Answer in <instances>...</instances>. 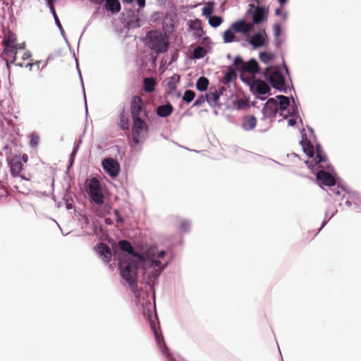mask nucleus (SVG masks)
Segmentation results:
<instances>
[{"instance_id": "nucleus-2", "label": "nucleus", "mask_w": 361, "mask_h": 361, "mask_svg": "<svg viewBox=\"0 0 361 361\" xmlns=\"http://www.w3.org/2000/svg\"><path fill=\"white\" fill-rule=\"evenodd\" d=\"M119 269L122 278L130 286L135 282L137 264L129 256L123 255L119 262Z\"/></svg>"}, {"instance_id": "nucleus-5", "label": "nucleus", "mask_w": 361, "mask_h": 361, "mask_svg": "<svg viewBox=\"0 0 361 361\" xmlns=\"http://www.w3.org/2000/svg\"><path fill=\"white\" fill-rule=\"evenodd\" d=\"M130 110L133 120L145 119L148 116L146 106L144 105L142 99L139 96L132 97Z\"/></svg>"}, {"instance_id": "nucleus-59", "label": "nucleus", "mask_w": 361, "mask_h": 361, "mask_svg": "<svg viewBox=\"0 0 361 361\" xmlns=\"http://www.w3.org/2000/svg\"><path fill=\"white\" fill-rule=\"evenodd\" d=\"M125 1L128 2V3H131L133 1V0H125Z\"/></svg>"}, {"instance_id": "nucleus-57", "label": "nucleus", "mask_w": 361, "mask_h": 361, "mask_svg": "<svg viewBox=\"0 0 361 361\" xmlns=\"http://www.w3.org/2000/svg\"><path fill=\"white\" fill-rule=\"evenodd\" d=\"M280 12H281V11H280V9H279V8H277V9H276V11H275V13H276V15H278V16L280 14Z\"/></svg>"}, {"instance_id": "nucleus-10", "label": "nucleus", "mask_w": 361, "mask_h": 361, "mask_svg": "<svg viewBox=\"0 0 361 361\" xmlns=\"http://www.w3.org/2000/svg\"><path fill=\"white\" fill-rule=\"evenodd\" d=\"M231 25L237 33H242L245 35H247L254 28L253 23H248L245 19L238 20Z\"/></svg>"}, {"instance_id": "nucleus-23", "label": "nucleus", "mask_w": 361, "mask_h": 361, "mask_svg": "<svg viewBox=\"0 0 361 361\" xmlns=\"http://www.w3.org/2000/svg\"><path fill=\"white\" fill-rule=\"evenodd\" d=\"M173 110V107L171 104L161 105L157 108V114L160 117H167L170 116Z\"/></svg>"}, {"instance_id": "nucleus-21", "label": "nucleus", "mask_w": 361, "mask_h": 361, "mask_svg": "<svg viewBox=\"0 0 361 361\" xmlns=\"http://www.w3.org/2000/svg\"><path fill=\"white\" fill-rule=\"evenodd\" d=\"M257 124V118L254 116L248 115L243 118L242 127L245 130H253Z\"/></svg>"}, {"instance_id": "nucleus-17", "label": "nucleus", "mask_w": 361, "mask_h": 361, "mask_svg": "<svg viewBox=\"0 0 361 361\" xmlns=\"http://www.w3.org/2000/svg\"><path fill=\"white\" fill-rule=\"evenodd\" d=\"M251 89L258 94H265L270 90L269 86L264 81L260 80L254 81Z\"/></svg>"}, {"instance_id": "nucleus-50", "label": "nucleus", "mask_w": 361, "mask_h": 361, "mask_svg": "<svg viewBox=\"0 0 361 361\" xmlns=\"http://www.w3.org/2000/svg\"><path fill=\"white\" fill-rule=\"evenodd\" d=\"M165 255H166V252L164 250H161L158 253V255L156 257L157 258H163L165 256Z\"/></svg>"}, {"instance_id": "nucleus-25", "label": "nucleus", "mask_w": 361, "mask_h": 361, "mask_svg": "<svg viewBox=\"0 0 361 361\" xmlns=\"http://www.w3.org/2000/svg\"><path fill=\"white\" fill-rule=\"evenodd\" d=\"M243 72H247L250 73H256L259 72V65L255 59H250L245 63Z\"/></svg>"}, {"instance_id": "nucleus-24", "label": "nucleus", "mask_w": 361, "mask_h": 361, "mask_svg": "<svg viewBox=\"0 0 361 361\" xmlns=\"http://www.w3.org/2000/svg\"><path fill=\"white\" fill-rule=\"evenodd\" d=\"M104 7L112 13H117L121 11V4L118 0H106Z\"/></svg>"}, {"instance_id": "nucleus-58", "label": "nucleus", "mask_w": 361, "mask_h": 361, "mask_svg": "<svg viewBox=\"0 0 361 361\" xmlns=\"http://www.w3.org/2000/svg\"><path fill=\"white\" fill-rule=\"evenodd\" d=\"M3 192H4V189L0 186V195H3Z\"/></svg>"}, {"instance_id": "nucleus-40", "label": "nucleus", "mask_w": 361, "mask_h": 361, "mask_svg": "<svg viewBox=\"0 0 361 361\" xmlns=\"http://www.w3.org/2000/svg\"><path fill=\"white\" fill-rule=\"evenodd\" d=\"M195 97V94L192 90H188L184 92L183 100L187 103L191 102Z\"/></svg>"}, {"instance_id": "nucleus-28", "label": "nucleus", "mask_w": 361, "mask_h": 361, "mask_svg": "<svg viewBox=\"0 0 361 361\" xmlns=\"http://www.w3.org/2000/svg\"><path fill=\"white\" fill-rule=\"evenodd\" d=\"M224 22V18L221 16H212L208 18V23L212 27H219Z\"/></svg>"}, {"instance_id": "nucleus-12", "label": "nucleus", "mask_w": 361, "mask_h": 361, "mask_svg": "<svg viewBox=\"0 0 361 361\" xmlns=\"http://www.w3.org/2000/svg\"><path fill=\"white\" fill-rule=\"evenodd\" d=\"M279 111V103L274 98H270L265 103L262 112L265 117H274Z\"/></svg>"}, {"instance_id": "nucleus-51", "label": "nucleus", "mask_w": 361, "mask_h": 361, "mask_svg": "<svg viewBox=\"0 0 361 361\" xmlns=\"http://www.w3.org/2000/svg\"><path fill=\"white\" fill-rule=\"evenodd\" d=\"M30 56H31L30 53V52H28V51H25V52L23 54V59L24 60H26V59H29Z\"/></svg>"}, {"instance_id": "nucleus-20", "label": "nucleus", "mask_w": 361, "mask_h": 361, "mask_svg": "<svg viewBox=\"0 0 361 361\" xmlns=\"http://www.w3.org/2000/svg\"><path fill=\"white\" fill-rule=\"evenodd\" d=\"M265 8L262 7H257L252 14L253 22L252 23L259 24L266 20V13Z\"/></svg>"}, {"instance_id": "nucleus-26", "label": "nucleus", "mask_w": 361, "mask_h": 361, "mask_svg": "<svg viewBox=\"0 0 361 361\" xmlns=\"http://www.w3.org/2000/svg\"><path fill=\"white\" fill-rule=\"evenodd\" d=\"M237 77L236 73L233 68V67H228L225 75L221 79V82L224 85H228L230 82H233Z\"/></svg>"}, {"instance_id": "nucleus-35", "label": "nucleus", "mask_w": 361, "mask_h": 361, "mask_svg": "<svg viewBox=\"0 0 361 361\" xmlns=\"http://www.w3.org/2000/svg\"><path fill=\"white\" fill-rule=\"evenodd\" d=\"M209 80L205 77L200 78L196 83V87L200 91H204L207 89Z\"/></svg>"}, {"instance_id": "nucleus-34", "label": "nucleus", "mask_w": 361, "mask_h": 361, "mask_svg": "<svg viewBox=\"0 0 361 361\" xmlns=\"http://www.w3.org/2000/svg\"><path fill=\"white\" fill-rule=\"evenodd\" d=\"M326 157L324 153L322 151L320 147L317 145V156L314 159V161L317 164L325 163L326 161Z\"/></svg>"}, {"instance_id": "nucleus-43", "label": "nucleus", "mask_w": 361, "mask_h": 361, "mask_svg": "<svg viewBox=\"0 0 361 361\" xmlns=\"http://www.w3.org/2000/svg\"><path fill=\"white\" fill-rule=\"evenodd\" d=\"M170 20L172 21L171 15L170 13H166L163 20V28L166 29L168 27H173L172 23H171L169 25L167 23V20Z\"/></svg>"}, {"instance_id": "nucleus-55", "label": "nucleus", "mask_w": 361, "mask_h": 361, "mask_svg": "<svg viewBox=\"0 0 361 361\" xmlns=\"http://www.w3.org/2000/svg\"><path fill=\"white\" fill-rule=\"evenodd\" d=\"M188 226V224L187 223H183L182 224V228L184 229V230H186V227Z\"/></svg>"}, {"instance_id": "nucleus-8", "label": "nucleus", "mask_w": 361, "mask_h": 361, "mask_svg": "<svg viewBox=\"0 0 361 361\" xmlns=\"http://www.w3.org/2000/svg\"><path fill=\"white\" fill-rule=\"evenodd\" d=\"M8 164L10 167V172L12 176L18 177L20 176L23 171V163L20 156L16 155L12 158H7Z\"/></svg>"}, {"instance_id": "nucleus-39", "label": "nucleus", "mask_w": 361, "mask_h": 361, "mask_svg": "<svg viewBox=\"0 0 361 361\" xmlns=\"http://www.w3.org/2000/svg\"><path fill=\"white\" fill-rule=\"evenodd\" d=\"M245 63L243 61V60L242 59V58L240 56H236L234 58L233 65L235 66V68L238 71H240L241 72L243 71Z\"/></svg>"}, {"instance_id": "nucleus-33", "label": "nucleus", "mask_w": 361, "mask_h": 361, "mask_svg": "<svg viewBox=\"0 0 361 361\" xmlns=\"http://www.w3.org/2000/svg\"><path fill=\"white\" fill-rule=\"evenodd\" d=\"M301 145L302 146L304 152L309 157H313L314 148L310 142L308 140H302L301 142Z\"/></svg>"}, {"instance_id": "nucleus-13", "label": "nucleus", "mask_w": 361, "mask_h": 361, "mask_svg": "<svg viewBox=\"0 0 361 361\" xmlns=\"http://www.w3.org/2000/svg\"><path fill=\"white\" fill-rule=\"evenodd\" d=\"M152 250H149L148 251L147 257L146 259L144 258L145 262H142L145 264H149L150 267H152L156 271H161L164 269L167 264L166 263L163 265L160 260L155 259V255L152 254Z\"/></svg>"}, {"instance_id": "nucleus-15", "label": "nucleus", "mask_w": 361, "mask_h": 361, "mask_svg": "<svg viewBox=\"0 0 361 361\" xmlns=\"http://www.w3.org/2000/svg\"><path fill=\"white\" fill-rule=\"evenodd\" d=\"M95 250L104 262L109 263L111 261V251L108 245L99 243L95 246Z\"/></svg>"}, {"instance_id": "nucleus-54", "label": "nucleus", "mask_w": 361, "mask_h": 361, "mask_svg": "<svg viewBox=\"0 0 361 361\" xmlns=\"http://www.w3.org/2000/svg\"><path fill=\"white\" fill-rule=\"evenodd\" d=\"M54 0H47V5H49L50 3H51V5H54Z\"/></svg>"}, {"instance_id": "nucleus-22", "label": "nucleus", "mask_w": 361, "mask_h": 361, "mask_svg": "<svg viewBox=\"0 0 361 361\" xmlns=\"http://www.w3.org/2000/svg\"><path fill=\"white\" fill-rule=\"evenodd\" d=\"M118 126L122 130L129 129V120L125 107H123L120 111Z\"/></svg>"}, {"instance_id": "nucleus-30", "label": "nucleus", "mask_w": 361, "mask_h": 361, "mask_svg": "<svg viewBox=\"0 0 361 361\" xmlns=\"http://www.w3.org/2000/svg\"><path fill=\"white\" fill-rule=\"evenodd\" d=\"M207 54V51L205 48L198 46L192 51V58L195 59H202Z\"/></svg>"}, {"instance_id": "nucleus-56", "label": "nucleus", "mask_w": 361, "mask_h": 361, "mask_svg": "<svg viewBox=\"0 0 361 361\" xmlns=\"http://www.w3.org/2000/svg\"><path fill=\"white\" fill-rule=\"evenodd\" d=\"M188 226V224L187 223H183L182 224V228L184 229V230H186V227Z\"/></svg>"}, {"instance_id": "nucleus-7", "label": "nucleus", "mask_w": 361, "mask_h": 361, "mask_svg": "<svg viewBox=\"0 0 361 361\" xmlns=\"http://www.w3.org/2000/svg\"><path fill=\"white\" fill-rule=\"evenodd\" d=\"M102 166L106 173L112 178L116 177L120 171V165L118 162L112 159L106 158L102 161Z\"/></svg>"}, {"instance_id": "nucleus-46", "label": "nucleus", "mask_w": 361, "mask_h": 361, "mask_svg": "<svg viewBox=\"0 0 361 361\" xmlns=\"http://www.w3.org/2000/svg\"><path fill=\"white\" fill-rule=\"evenodd\" d=\"M274 33H275L276 36H279L281 33L280 26L279 25H275L274 27Z\"/></svg>"}, {"instance_id": "nucleus-62", "label": "nucleus", "mask_w": 361, "mask_h": 361, "mask_svg": "<svg viewBox=\"0 0 361 361\" xmlns=\"http://www.w3.org/2000/svg\"><path fill=\"white\" fill-rule=\"evenodd\" d=\"M199 102L197 101L195 102V104H198Z\"/></svg>"}, {"instance_id": "nucleus-32", "label": "nucleus", "mask_w": 361, "mask_h": 361, "mask_svg": "<svg viewBox=\"0 0 361 361\" xmlns=\"http://www.w3.org/2000/svg\"><path fill=\"white\" fill-rule=\"evenodd\" d=\"M155 80L152 78H146L144 79V88L147 92L154 91Z\"/></svg>"}, {"instance_id": "nucleus-52", "label": "nucleus", "mask_w": 361, "mask_h": 361, "mask_svg": "<svg viewBox=\"0 0 361 361\" xmlns=\"http://www.w3.org/2000/svg\"><path fill=\"white\" fill-rule=\"evenodd\" d=\"M18 45V49H24L25 48V44L21 43V44H17Z\"/></svg>"}, {"instance_id": "nucleus-42", "label": "nucleus", "mask_w": 361, "mask_h": 361, "mask_svg": "<svg viewBox=\"0 0 361 361\" xmlns=\"http://www.w3.org/2000/svg\"><path fill=\"white\" fill-rule=\"evenodd\" d=\"M179 80V75H173L170 78V80L168 82V85L170 88L174 89L176 87V82Z\"/></svg>"}, {"instance_id": "nucleus-11", "label": "nucleus", "mask_w": 361, "mask_h": 361, "mask_svg": "<svg viewBox=\"0 0 361 361\" xmlns=\"http://www.w3.org/2000/svg\"><path fill=\"white\" fill-rule=\"evenodd\" d=\"M187 25L189 30L192 32V35L196 39L202 38L205 32L202 26V21L200 19L190 20L188 21Z\"/></svg>"}, {"instance_id": "nucleus-49", "label": "nucleus", "mask_w": 361, "mask_h": 361, "mask_svg": "<svg viewBox=\"0 0 361 361\" xmlns=\"http://www.w3.org/2000/svg\"><path fill=\"white\" fill-rule=\"evenodd\" d=\"M138 6L141 8L145 6V0H137Z\"/></svg>"}, {"instance_id": "nucleus-6", "label": "nucleus", "mask_w": 361, "mask_h": 361, "mask_svg": "<svg viewBox=\"0 0 361 361\" xmlns=\"http://www.w3.org/2000/svg\"><path fill=\"white\" fill-rule=\"evenodd\" d=\"M87 192L91 200L97 204H102L104 202V195L99 180L92 178L87 184Z\"/></svg>"}, {"instance_id": "nucleus-29", "label": "nucleus", "mask_w": 361, "mask_h": 361, "mask_svg": "<svg viewBox=\"0 0 361 361\" xmlns=\"http://www.w3.org/2000/svg\"><path fill=\"white\" fill-rule=\"evenodd\" d=\"M17 38L16 35L11 31H8L6 35L4 37L2 40V44H16Z\"/></svg>"}, {"instance_id": "nucleus-53", "label": "nucleus", "mask_w": 361, "mask_h": 361, "mask_svg": "<svg viewBox=\"0 0 361 361\" xmlns=\"http://www.w3.org/2000/svg\"><path fill=\"white\" fill-rule=\"evenodd\" d=\"M281 5L285 4L288 0H278Z\"/></svg>"}, {"instance_id": "nucleus-18", "label": "nucleus", "mask_w": 361, "mask_h": 361, "mask_svg": "<svg viewBox=\"0 0 361 361\" xmlns=\"http://www.w3.org/2000/svg\"><path fill=\"white\" fill-rule=\"evenodd\" d=\"M4 47L3 54L6 57L11 59V62L13 63L16 60V54L18 50L17 44H2Z\"/></svg>"}, {"instance_id": "nucleus-41", "label": "nucleus", "mask_w": 361, "mask_h": 361, "mask_svg": "<svg viewBox=\"0 0 361 361\" xmlns=\"http://www.w3.org/2000/svg\"><path fill=\"white\" fill-rule=\"evenodd\" d=\"M273 59V56L267 52H261L259 59L264 63H268Z\"/></svg>"}, {"instance_id": "nucleus-4", "label": "nucleus", "mask_w": 361, "mask_h": 361, "mask_svg": "<svg viewBox=\"0 0 361 361\" xmlns=\"http://www.w3.org/2000/svg\"><path fill=\"white\" fill-rule=\"evenodd\" d=\"M264 76L269 80L274 88L280 91L286 89L284 77L278 68H267L264 72Z\"/></svg>"}, {"instance_id": "nucleus-16", "label": "nucleus", "mask_w": 361, "mask_h": 361, "mask_svg": "<svg viewBox=\"0 0 361 361\" xmlns=\"http://www.w3.org/2000/svg\"><path fill=\"white\" fill-rule=\"evenodd\" d=\"M118 245L122 251L131 255L133 257H135L138 262H145L144 257L140 254L135 253L131 244L128 241L126 240H120Z\"/></svg>"}, {"instance_id": "nucleus-19", "label": "nucleus", "mask_w": 361, "mask_h": 361, "mask_svg": "<svg viewBox=\"0 0 361 361\" xmlns=\"http://www.w3.org/2000/svg\"><path fill=\"white\" fill-rule=\"evenodd\" d=\"M237 32L232 27V25L223 33V41L225 44L238 42L239 39L235 37Z\"/></svg>"}, {"instance_id": "nucleus-60", "label": "nucleus", "mask_w": 361, "mask_h": 361, "mask_svg": "<svg viewBox=\"0 0 361 361\" xmlns=\"http://www.w3.org/2000/svg\"><path fill=\"white\" fill-rule=\"evenodd\" d=\"M325 224H326V222H325V221H324V222H323V224H322V227H323V226L325 225Z\"/></svg>"}, {"instance_id": "nucleus-9", "label": "nucleus", "mask_w": 361, "mask_h": 361, "mask_svg": "<svg viewBox=\"0 0 361 361\" xmlns=\"http://www.w3.org/2000/svg\"><path fill=\"white\" fill-rule=\"evenodd\" d=\"M268 41V36L265 30H262L253 35L249 39V44L253 48L257 49L264 46Z\"/></svg>"}, {"instance_id": "nucleus-36", "label": "nucleus", "mask_w": 361, "mask_h": 361, "mask_svg": "<svg viewBox=\"0 0 361 361\" xmlns=\"http://www.w3.org/2000/svg\"><path fill=\"white\" fill-rule=\"evenodd\" d=\"M214 12V3L208 2L202 8V15L206 16L207 18L212 16Z\"/></svg>"}, {"instance_id": "nucleus-1", "label": "nucleus", "mask_w": 361, "mask_h": 361, "mask_svg": "<svg viewBox=\"0 0 361 361\" xmlns=\"http://www.w3.org/2000/svg\"><path fill=\"white\" fill-rule=\"evenodd\" d=\"M145 43L151 50L157 54L166 52L169 47V37L166 34L157 30H151L147 33Z\"/></svg>"}, {"instance_id": "nucleus-27", "label": "nucleus", "mask_w": 361, "mask_h": 361, "mask_svg": "<svg viewBox=\"0 0 361 361\" xmlns=\"http://www.w3.org/2000/svg\"><path fill=\"white\" fill-rule=\"evenodd\" d=\"M151 327L154 331V334L155 339H156L157 344L161 348L162 352L165 353V350H166L167 348L165 346L164 343V345L162 346V343H164V338H163L162 336H159L158 331L156 329L155 325L154 324L151 323Z\"/></svg>"}, {"instance_id": "nucleus-61", "label": "nucleus", "mask_w": 361, "mask_h": 361, "mask_svg": "<svg viewBox=\"0 0 361 361\" xmlns=\"http://www.w3.org/2000/svg\"><path fill=\"white\" fill-rule=\"evenodd\" d=\"M209 39V37H204V40H207V39Z\"/></svg>"}, {"instance_id": "nucleus-44", "label": "nucleus", "mask_w": 361, "mask_h": 361, "mask_svg": "<svg viewBox=\"0 0 361 361\" xmlns=\"http://www.w3.org/2000/svg\"><path fill=\"white\" fill-rule=\"evenodd\" d=\"M219 99V94H218V92L216 91H215L214 92H210L207 95V100L208 101L212 100L214 102H216Z\"/></svg>"}, {"instance_id": "nucleus-3", "label": "nucleus", "mask_w": 361, "mask_h": 361, "mask_svg": "<svg viewBox=\"0 0 361 361\" xmlns=\"http://www.w3.org/2000/svg\"><path fill=\"white\" fill-rule=\"evenodd\" d=\"M149 126L145 119L133 120L131 147L135 148L147 137Z\"/></svg>"}, {"instance_id": "nucleus-37", "label": "nucleus", "mask_w": 361, "mask_h": 361, "mask_svg": "<svg viewBox=\"0 0 361 361\" xmlns=\"http://www.w3.org/2000/svg\"><path fill=\"white\" fill-rule=\"evenodd\" d=\"M39 142V136L37 133L33 132L30 135V146L32 148H35Z\"/></svg>"}, {"instance_id": "nucleus-14", "label": "nucleus", "mask_w": 361, "mask_h": 361, "mask_svg": "<svg viewBox=\"0 0 361 361\" xmlns=\"http://www.w3.org/2000/svg\"><path fill=\"white\" fill-rule=\"evenodd\" d=\"M317 179L321 181V183L326 186H334L336 184L335 178L328 172L324 170H319L317 172Z\"/></svg>"}, {"instance_id": "nucleus-47", "label": "nucleus", "mask_w": 361, "mask_h": 361, "mask_svg": "<svg viewBox=\"0 0 361 361\" xmlns=\"http://www.w3.org/2000/svg\"><path fill=\"white\" fill-rule=\"evenodd\" d=\"M21 158V161H23L24 163H27L28 161V156L26 154H23Z\"/></svg>"}, {"instance_id": "nucleus-38", "label": "nucleus", "mask_w": 361, "mask_h": 361, "mask_svg": "<svg viewBox=\"0 0 361 361\" xmlns=\"http://www.w3.org/2000/svg\"><path fill=\"white\" fill-rule=\"evenodd\" d=\"M50 9V11L54 18V20H55V23L57 25V27H59V29L63 32V27H62V25L60 23V20L57 16V14L55 11V9H54V5H51V3L49 4V5H47Z\"/></svg>"}, {"instance_id": "nucleus-45", "label": "nucleus", "mask_w": 361, "mask_h": 361, "mask_svg": "<svg viewBox=\"0 0 361 361\" xmlns=\"http://www.w3.org/2000/svg\"><path fill=\"white\" fill-rule=\"evenodd\" d=\"M330 195H341V189L339 187L334 188L330 190L329 192Z\"/></svg>"}, {"instance_id": "nucleus-48", "label": "nucleus", "mask_w": 361, "mask_h": 361, "mask_svg": "<svg viewBox=\"0 0 361 361\" xmlns=\"http://www.w3.org/2000/svg\"><path fill=\"white\" fill-rule=\"evenodd\" d=\"M288 124L289 126H294L296 124V121L293 118H290L288 121Z\"/></svg>"}, {"instance_id": "nucleus-31", "label": "nucleus", "mask_w": 361, "mask_h": 361, "mask_svg": "<svg viewBox=\"0 0 361 361\" xmlns=\"http://www.w3.org/2000/svg\"><path fill=\"white\" fill-rule=\"evenodd\" d=\"M276 98L279 100V110H281V111L286 110L290 104L288 97L283 95H279Z\"/></svg>"}]
</instances>
